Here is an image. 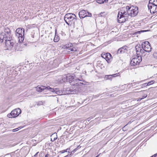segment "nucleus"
<instances>
[{
	"label": "nucleus",
	"instance_id": "1",
	"mask_svg": "<svg viewBox=\"0 0 157 157\" xmlns=\"http://www.w3.org/2000/svg\"><path fill=\"white\" fill-rule=\"evenodd\" d=\"M138 13V8L131 6H127L121 8L117 16V21L121 23L128 21L132 17L136 16Z\"/></svg>",
	"mask_w": 157,
	"mask_h": 157
},
{
	"label": "nucleus",
	"instance_id": "2",
	"mask_svg": "<svg viewBox=\"0 0 157 157\" xmlns=\"http://www.w3.org/2000/svg\"><path fill=\"white\" fill-rule=\"evenodd\" d=\"M4 33H0V42L5 41L6 46L8 48H11L14 44V40L12 39L11 36L6 37Z\"/></svg>",
	"mask_w": 157,
	"mask_h": 157
},
{
	"label": "nucleus",
	"instance_id": "3",
	"mask_svg": "<svg viewBox=\"0 0 157 157\" xmlns=\"http://www.w3.org/2000/svg\"><path fill=\"white\" fill-rule=\"evenodd\" d=\"M25 30L23 28H18L16 31V35L18 38L20 42H21L24 40Z\"/></svg>",
	"mask_w": 157,
	"mask_h": 157
},
{
	"label": "nucleus",
	"instance_id": "4",
	"mask_svg": "<svg viewBox=\"0 0 157 157\" xmlns=\"http://www.w3.org/2000/svg\"><path fill=\"white\" fill-rule=\"evenodd\" d=\"M76 16L75 15L72 13H68L66 14L64 16V20L66 23L69 25L70 22L74 21L75 19H76Z\"/></svg>",
	"mask_w": 157,
	"mask_h": 157
},
{
	"label": "nucleus",
	"instance_id": "5",
	"mask_svg": "<svg viewBox=\"0 0 157 157\" xmlns=\"http://www.w3.org/2000/svg\"><path fill=\"white\" fill-rule=\"evenodd\" d=\"M142 48L144 54L145 52H150L151 51V48L150 46V43L148 41H145L143 42L141 44Z\"/></svg>",
	"mask_w": 157,
	"mask_h": 157
},
{
	"label": "nucleus",
	"instance_id": "6",
	"mask_svg": "<svg viewBox=\"0 0 157 157\" xmlns=\"http://www.w3.org/2000/svg\"><path fill=\"white\" fill-rule=\"evenodd\" d=\"M21 110L19 108L13 110L11 113L7 115V117L9 118H15L18 116L21 113Z\"/></svg>",
	"mask_w": 157,
	"mask_h": 157
},
{
	"label": "nucleus",
	"instance_id": "7",
	"mask_svg": "<svg viewBox=\"0 0 157 157\" xmlns=\"http://www.w3.org/2000/svg\"><path fill=\"white\" fill-rule=\"evenodd\" d=\"M79 16L81 19H82L85 17H91L92 16L91 13H89L87 10H82L79 13Z\"/></svg>",
	"mask_w": 157,
	"mask_h": 157
},
{
	"label": "nucleus",
	"instance_id": "8",
	"mask_svg": "<svg viewBox=\"0 0 157 157\" xmlns=\"http://www.w3.org/2000/svg\"><path fill=\"white\" fill-rule=\"evenodd\" d=\"M142 61L141 56H138L137 57L132 59L130 62V64L132 66H134L136 65L139 64Z\"/></svg>",
	"mask_w": 157,
	"mask_h": 157
},
{
	"label": "nucleus",
	"instance_id": "9",
	"mask_svg": "<svg viewBox=\"0 0 157 157\" xmlns=\"http://www.w3.org/2000/svg\"><path fill=\"white\" fill-rule=\"evenodd\" d=\"M148 7L150 10L151 13L154 14L157 12V5H156L152 4L151 2L149 3L148 5Z\"/></svg>",
	"mask_w": 157,
	"mask_h": 157
},
{
	"label": "nucleus",
	"instance_id": "10",
	"mask_svg": "<svg viewBox=\"0 0 157 157\" xmlns=\"http://www.w3.org/2000/svg\"><path fill=\"white\" fill-rule=\"evenodd\" d=\"M135 50L136 52V54L137 55L141 56L144 54L143 51L144 50H143L142 47L140 45H137L135 46Z\"/></svg>",
	"mask_w": 157,
	"mask_h": 157
},
{
	"label": "nucleus",
	"instance_id": "11",
	"mask_svg": "<svg viewBox=\"0 0 157 157\" xmlns=\"http://www.w3.org/2000/svg\"><path fill=\"white\" fill-rule=\"evenodd\" d=\"M79 81L84 82V80H80L78 79L77 78H76L74 79L73 80V81L70 82L71 85L73 86H77L78 85H80L81 84H83L82 83L79 82Z\"/></svg>",
	"mask_w": 157,
	"mask_h": 157
},
{
	"label": "nucleus",
	"instance_id": "12",
	"mask_svg": "<svg viewBox=\"0 0 157 157\" xmlns=\"http://www.w3.org/2000/svg\"><path fill=\"white\" fill-rule=\"evenodd\" d=\"M126 47H127L125 46L119 48L117 51V54H123L126 52L127 51Z\"/></svg>",
	"mask_w": 157,
	"mask_h": 157
},
{
	"label": "nucleus",
	"instance_id": "13",
	"mask_svg": "<svg viewBox=\"0 0 157 157\" xmlns=\"http://www.w3.org/2000/svg\"><path fill=\"white\" fill-rule=\"evenodd\" d=\"M73 23L75 26L79 27L82 25V22L79 19H77V18L75 20L73 21Z\"/></svg>",
	"mask_w": 157,
	"mask_h": 157
},
{
	"label": "nucleus",
	"instance_id": "14",
	"mask_svg": "<svg viewBox=\"0 0 157 157\" xmlns=\"http://www.w3.org/2000/svg\"><path fill=\"white\" fill-rule=\"evenodd\" d=\"M4 33L5 34V36L6 37H8L10 36L11 31L10 29L8 28H4V33Z\"/></svg>",
	"mask_w": 157,
	"mask_h": 157
},
{
	"label": "nucleus",
	"instance_id": "15",
	"mask_svg": "<svg viewBox=\"0 0 157 157\" xmlns=\"http://www.w3.org/2000/svg\"><path fill=\"white\" fill-rule=\"evenodd\" d=\"M119 73H117L112 75H105V78L106 79H111L112 77H115L119 75Z\"/></svg>",
	"mask_w": 157,
	"mask_h": 157
},
{
	"label": "nucleus",
	"instance_id": "16",
	"mask_svg": "<svg viewBox=\"0 0 157 157\" xmlns=\"http://www.w3.org/2000/svg\"><path fill=\"white\" fill-rule=\"evenodd\" d=\"M40 86L41 87V89L42 91H43L44 90H45L46 89L50 90L51 91H54V90L53 89V88H51L49 86H48L47 87H46V86Z\"/></svg>",
	"mask_w": 157,
	"mask_h": 157
},
{
	"label": "nucleus",
	"instance_id": "17",
	"mask_svg": "<svg viewBox=\"0 0 157 157\" xmlns=\"http://www.w3.org/2000/svg\"><path fill=\"white\" fill-rule=\"evenodd\" d=\"M76 78V77L75 76H73L71 75H67V82H69V83H70V82L71 81H73V80L75 78Z\"/></svg>",
	"mask_w": 157,
	"mask_h": 157
},
{
	"label": "nucleus",
	"instance_id": "18",
	"mask_svg": "<svg viewBox=\"0 0 157 157\" xmlns=\"http://www.w3.org/2000/svg\"><path fill=\"white\" fill-rule=\"evenodd\" d=\"M106 60L108 63H109L110 62V60L112 59V56L109 53L108 55L107 56Z\"/></svg>",
	"mask_w": 157,
	"mask_h": 157
},
{
	"label": "nucleus",
	"instance_id": "19",
	"mask_svg": "<svg viewBox=\"0 0 157 157\" xmlns=\"http://www.w3.org/2000/svg\"><path fill=\"white\" fill-rule=\"evenodd\" d=\"M51 140L52 141H54L56 140V139L57 138V136L56 135H55L54 134H52V135L51 136Z\"/></svg>",
	"mask_w": 157,
	"mask_h": 157
},
{
	"label": "nucleus",
	"instance_id": "20",
	"mask_svg": "<svg viewBox=\"0 0 157 157\" xmlns=\"http://www.w3.org/2000/svg\"><path fill=\"white\" fill-rule=\"evenodd\" d=\"M56 30L55 35V37L54 39V41L55 42H57L59 41V38L58 36L57 35H56Z\"/></svg>",
	"mask_w": 157,
	"mask_h": 157
},
{
	"label": "nucleus",
	"instance_id": "21",
	"mask_svg": "<svg viewBox=\"0 0 157 157\" xmlns=\"http://www.w3.org/2000/svg\"><path fill=\"white\" fill-rule=\"evenodd\" d=\"M62 80L63 82H67V75H64L63 76Z\"/></svg>",
	"mask_w": 157,
	"mask_h": 157
},
{
	"label": "nucleus",
	"instance_id": "22",
	"mask_svg": "<svg viewBox=\"0 0 157 157\" xmlns=\"http://www.w3.org/2000/svg\"><path fill=\"white\" fill-rule=\"evenodd\" d=\"M53 89L54 90V91H52V92H56V94H58V95L62 94V92L61 91L59 90L56 89Z\"/></svg>",
	"mask_w": 157,
	"mask_h": 157
},
{
	"label": "nucleus",
	"instance_id": "23",
	"mask_svg": "<svg viewBox=\"0 0 157 157\" xmlns=\"http://www.w3.org/2000/svg\"><path fill=\"white\" fill-rule=\"evenodd\" d=\"M96 2L98 3L102 4L104 3V2H107L108 0H96Z\"/></svg>",
	"mask_w": 157,
	"mask_h": 157
},
{
	"label": "nucleus",
	"instance_id": "24",
	"mask_svg": "<svg viewBox=\"0 0 157 157\" xmlns=\"http://www.w3.org/2000/svg\"><path fill=\"white\" fill-rule=\"evenodd\" d=\"M73 46V44L71 43H70L68 44H66L64 46V48H68H68H70L71 47H72Z\"/></svg>",
	"mask_w": 157,
	"mask_h": 157
},
{
	"label": "nucleus",
	"instance_id": "25",
	"mask_svg": "<svg viewBox=\"0 0 157 157\" xmlns=\"http://www.w3.org/2000/svg\"><path fill=\"white\" fill-rule=\"evenodd\" d=\"M149 2L150 3L151 2L152 4L156 5H157V0H150L149 1Z\"/></svg>",
	"mask_w": 157,
	"mask_h": 157
},
{
	"label": "nucleus",
	"instance_id": "26",
	"mask_svg": "<svg viewBox=\"0 0 157 157\" xmlns=\"http://www.w3.org/2000/svg\"><path fill=\"white\" fill-rule=\"evenodd\" d=\"M109 53H107L105 54H101V56L103 58L105 59H106V56H107L108 55Z\"/></svg>",
	"mask_w": 157,
	"mask_h": 157
},
{
	"label": "nucleus",
	"instance_id": "27",
	"mask_svg": "<svg viewBox=\"0 0 157 157\" xmlns=\"http://www.w3.org/2000/svg\"><path fill=\"white\" fill-rule=\"evenodd\" d=\"M36 89L37 91L39 92H42L41 87L40 86H38L36 87Z\"/></svg>",
	"mask_w": 157,
	"mask_h": 157
},
{
	"label": "nucleus",
	"instance_id": "28",
	"mask_svg": "<svg viewBox=\"0 0 157 157\" xmlns=\"http://www.w3.org/2000/svg\"><path fill=\"white\" fill-rule=\"evenodd\" d=\"M69 49L70 50V51H68V52H71V51H74V52H75V51H76L77 50L76 48H75V47H73L72 48Z\"/></svg>",
	"mask_w": 157,
	"mask_h": 157
},
{
	"label": "nucleus",
	"instance_id": "29",
	"mask_svg": "<svg viewBox=\"0 0 157 157\" xmlns=\"http://www.w3.org/2000/svg\"><path fill=\"white\" fill-rule=\"evenodd\" d=\"M140 86H141V88H143L144 87H145L147 86V84L146 85V83H144L141 84Z\"/></svg>",
	"mask_w": 157,
	"mask_h": 157
},
{
	"label": "nucleus",
	"instance_id": "30",
	"mask_svg": "<svg viewBox=\"0 0 157 157\" xmlns=\"http://www.w3.org/2000/svg\"><path fill=\"white\" fill-rule=\"evenodd\" d=\"M155 82V81L153 80H151V81L148 82V84H149V85L152 84L153 83H154Z\"/></svg>",
	"mask_w": 157,
	"mask_h": 157
},
{
	"label": "nucleus",
	"instance_id": "31",
	"mask_svg": "<svg viewBox=\"0 0 157 157\" xmlns=\"http://www.w3.org/2000/svg\"><path fill=\"white\" fill-rule=\"evenodd\" d=\"M20 127H19V128H16L13 129L12 130L13 132H15L17 131L18 130H19L20 129Z\"/></svg>",
	"mask_w": 157,
	"mask_h": 157
},
{
	"label": "nucleus",
	"instance_id": "32",
	"mask_svg": "<svg viewBox=\"0 0 157 157\" xmlns=\"http://www.w3.org/2000/svg\"><path fill=\"white\" fill-rule=\"evenodd\" d=\"M43 103V101H39L38 102L37 105H41Z\"/></svg>",
	"mask_w": 157,
	"mask_h": 157
},
{
	"label": "nucleus",
	"instance_id": "33",
	"mask_svg": "<svg viewBox=\"0 0 157 157\" xmlns=\"http://www.w3.org/2000/svg\"><path fill=\"white\" fill-rule=\"evenodd\" d=\"M147 95H145L144 96H143L142 97V98L140 99V100H141L142 99L146 98L147 97Z\"/></svg>",
	"mask_w": 157,
	"mask_h": 157
},
{
	"label": "nucleus",
	"instance_id": "34",
	"mask_svg": "<svg viewBox=\"0 0 157 157\" xmlns=\"http://www.w3.org/2000/svg\"><path fill=\"white\" fill-rule=\"evenodd\" d=\"M153 69H157V64H155L154 65Z\"/></svg>",
	"mask_w": 157,
	"mask_h": 157
},
{
	"label": "nucleus",
	"instance_id": "35",
	"mask_svg": "<svg viewBox=\"0 0 157 157\" xmlns=\"http://www.w3.org/2000/svg\"><path fill=\"white\" fill-rule=\"evenodd\" d=\"M51 157V156L50 155L48 154H46L45 155V157Z\"/></svg>",
	"mask_w": 157,
	"mask_h": 157
},
{
	"label": "nucleus",
	"instance_id": "36",
	"mask_svg": "<svg viewBox=\"0 0 157 157\" xmlns=\"http://www.w3.org/2000/svg\"><path fill=\"white\" fill-rule=\"evenodd\" d=\"M64 150H63L62 151H60L59 152L60 153H64Z\"/></svg>",
	"mask_w": 157,
	"mask_h": 157
},
{
	"label": "nucleus",
	"instance_id": "37",
	"mask_svg": "<svg viewBox=\"0 0 157 157\" xmlns=\"http://www.w3.org/2000/svg\"><path fill=\"white\" fill-rule=\"evenodd\" d=\"M154 56H155L156 57V58L157 59V53H155V54H154Z\"/></svg>",
	"mask_w": 157,
	"mask_h": 157
},
{
	"label": "nucleus",
	"instance_id": "38",
	"mask_svg": "<svg viewBox=\"0 0 157 157\" xmlns=\"http://www.w3.org/2000/svg\"><path fill=\"white\" fill-rule=\"evenodd\" d=\"M152 157H157V155L155 154L154 155L152 156Z\"/></svg>",
	"mask_w": 157,
	"mask_h": 157
},
{
	"label": "nucleus",
	"instance_id": "39",
	"mask_svg": "<svg viewBox=\"0 0 157 157\" xmlns=\"http://www.w3.org/2000/svg\"><path fill=\"white\" fill-rule=\"evenodd\" d=\"M66 48V51H67V52H68V51H70V50L69 49H70V48H68H68Z\"/></svg>",
	"mask_w": 157,
	"mask_h": 157
},
{
	"label": "nucleus",
	"instance_id": "40",
	"mask_svg": "<svg viewBox=\"0 0 157 157\" xmlns=\"http://www.w3.org/2000/svg\"><path fill=\"white\" fill-rule=\"evenodd\" d=\"M68 149L67 148V149H66V150H64V152H67V150Z\"/></svg>",
	"mask_w": 157,
	"mask_h": 157
},
{
	"label": "nucleus",
	"instance_id": "41",
	"mask_svg": "<svg viewBox=\"0 0 157 157\" xmlns=\"http://www.w3.org/2000/svg\"><path fill=\"white\" fill-rule=\"evenodd\" d=\"M38 152H37V153H36L35 154V155H34V156H36L37 155V154H38Z\"/></svg>",
	"mask_w": 157,
	"mask_h": 157
},
{
	"label": "nucleus",
	"instance_id": "42",
	"mask_svg": "<svg viewBox=\"0 0 157 157\" xmlns=\"http://www.w3.org/2000/svg\"><path fill=\"white\" fill-rule=\"evenodd\" d=\"M153 69L154 71H155L157 72V69Z\"/></svg>",
	"mask_w": 157,
	"mask_h": 157
},
{
	"label": "nucleus",
	"instance_id": "43",
	"mask_svg": "<svg viewBox=\"0 0 157 157\" xmlns=\"http://www.w3.org/2000/svg\"><path fill=\"white\" fill-rule=\"evenodd\" d=\"M101 154H99L98 155H97V156H96L95 157H98Z\"/></svg>",
	"mask_w": 157,
	"mask_h": 157
},
{
	"label": "nucleus",
	"instance_id": "44",
	"mask_svg": "<svg viewBox=\"0 0 157 157\" xmlns=\"http://www.w3.org/2000/svg\"><path fill=\"white\" fill-rule=\"evenodd\" d=\"M146 83V85H147V86L148 85H149V84H148V83Z\"/></svg>",
	"mask_w": 157,
	"mask_h": 157
},
{
	"label": "nucleus",
	"instance_id": "45",
	"mask_svg": "<svg viewBox=\"0 0 157 157\" xmlns=\"http://www.w3.org/2000/svg\"><path fill=\"white\" fill-rule=\"evenodd\" d=\"M140 98H139L138 99V101H140L141 100H140Z\"/></svg>",
	"mask_w": 157,
	"mask_h": 157
},
{
	"label": "nucleus",
	"instance_id": "46",
	"mask_svg": "<svg viewBox=\"0 0 157 157\" xmlns=\"http://www.w3.org/2000/svg\"><path fill=\"white\" fill-rule=\"evenodd\" d=\"M100 95H101L100 94H99L97 95V96H99Z\"/></svg>",
	"mask_w": 157,
	"mask_h": 157
},
{
	"label": "nucleus",
	"instance_id": "47",
	"mask_svg": "<svg viewBox=\"0 0 157 157\" xmlns=\"http://www.w3.org/2000/svg\"><path fill=\"white\" fill-rule=\"evenodd\" d=\"M77 149V148L74 150V151H76Z\"/></svg>",
	"mask_w": 157,
	"mask_h": 157
},
{
	"label": "nucleus",
	"instance_id": "48",
	"mask_svg": "<svg viewBox=\"0 0 157 157\" xmlns=\"http://www.w3.org/2000/svg\"><path fill=\"white\" fill-rule=\"evenodd\" d=\"M79 146H78V147H77V148L79 147Z\"/></svg>",
	"mask_w": 157,
	"mask_h": 157
},
{
	"label": "nucleus",
	"instance_id": "49",
	"mask_svg": "<svg viewBox=\"0 0 157 157\" xmlns=\"http://www.w3.org/2000/svg\"><path fill=\"white\" fill-rule=\"evenodd\" d=\"M79 146H78V147H77V148L79 147Z\"/></svg>",
	"mask_w": 157,
	"mask_h": 157
},
{
	"label": "nucleus",
	"instance_id": "50",
	"mask_svg": "<svg viewBox=\"0 0 157 157\" xmlns=\"http://www.w3.org/2000/svg\"><path fill=\"white\" fill-rule=\"evenodd\" d=\"M103 130H104V129H102V131H103Z\"/></svg>",
	"mask_w": 157,
	"mask_h": 157
},
{
	"label": "nucleus",
	"instance_id": "51",
	"mask_svg": "<svg viewBox=\"0 0 157 157\" xmlns=\"http://www.w3.org/2000/svg\"><path fill=\"white\" fill-rule=\"evenodd\" d=\"M151 157H152V156Z\"/></svg>",
	"mask_w": 157,
	"mask_h": 157
}]
</instances>
